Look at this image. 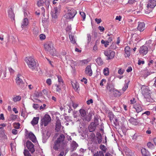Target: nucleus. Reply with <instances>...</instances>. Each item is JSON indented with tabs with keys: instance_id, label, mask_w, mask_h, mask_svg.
<instances>
[{
	"instance_id": "1",
	"label": "nucleus",
	"mask_w": 156,
	"mask_h": 156,
	"mask_svg": "<svg viewBox=\"0 0 156 156\" xmlns=\"http://www.w3.org/2000/svg\"><path fill=\"white\" fill-rule=\"evenodd\" d=\"M65 137L63 134H61L54 142L53 149L55 151H63L66 149L67 146L66 141H65Z\"/></svg>"
},
{
	"instance_id": "2",
	"label": "nucleus",
	"mask_w": 156,
	"mask_h": 156,
	"mask_svg": "<svg viewBox=\"0 0 156 156\" xmlns=\"http://www.w3.org/2000/svg\"><path fill=\"white\" fill-rule=\"evenodd\" d=\"M16 80V83L21 89H24L26 87L27 83L23 81V80H24V77L21 75H17Z\"/></svg>"
},
{
	"instance_id": "3",
	"label": "nucleus",
	"mask_w": 156,
	"mask_h": 156,
	"mask_svg": "<svg viewBox=\"0 0 156 156\" xmlns=\"http://www.w3.org/2000/svg\"><path fill=\"white\" fill-rule=\"evenodd\" d=\"M25 61L29 67L32 70L35 69L36 67V62L34 58L32 56L27 57Z\"/></svg>"
},
{
	"instance_id": "4",
	"label": "nucleus",
	"mask_w": 156,
	"mask_h": 156,
	"mask_svg": "<svg viewBox=\"0 0 156 156\" xmlns=\"http://www.w3.org/2000/svg\"><path fill=\"white\" fill-rule=\"evenodd\" d=\"M79 112L81 117L83 118V119L84 121H86L87 122L90 121L92 118V115L90 113L87 115V110L81 109L79 110Z\"/></svg>"
},
{
	"instance_id": "5",
	"label": "nucleus",
	"mask_w": 156,
	"mask_h": 156,
	"mask_svg": "<svg viewBox=\"0 0 156 156\" xmlns=\"http://www.w3.org/2000/svg\"><path fill=\"white\" fill-rule=\"evenodd\" d=\"M45 50L48 51L51 55H55V49L53 47V44L52 43L48 42L44 45Z\"/></svg>"
},
{
	"instance_id": "6",
	"label": "nucleus",
	"mask_w": 156,
	"mask_h": 156,
	"mask_svg": "<svg viewBox=\"0 0 156 156\" xmlns=\"http://www.w3.org/2000/svg\"><path fill=\"white\" fill-rule=\"evenodd\" d=\"M76 13V11L72 8L70 10H68V13L65 14V16L67 19H71L74 18Z\"/></svg>"
},
{
	"instance_id": "7",
	"label": "nucleus",
	"mask_w": 156,
	"mask_h": 156,
	"mask_svg": "<svg viewBox=\"0 0 156 156\" xmlns=\"http://www.w3.org/2000/svg\"><path fill=\"white\" fill-rule=\"evenodd\" d=\"M26 130L25 133L27 138L29 139L34 143L36 142L37 140L34 135L32 132L28 133V131L26 129Z\"/></svg>"
},
{
	"instance_id": "8",
	"label": "nucleus",
	"mask_w": 156,
	"mask_h": 156,
	"mask_svg": "<svg viewBox=\"0 0 156 156\" xmlns=\"http://www.w3.org/2000/svg\"><path fill=\"white\" fill-rule=\"evenodd\" d=\"M51 120V118L49 115L45 114L41 120V125L44 124V126H47Z\"/></svg>"
},
{
	"instance_id": "9",
	"label": "nucleus",
	"mask_w": 156,
	"mask_h": 156,
	"mask_svg": "<svg viewBox=\"0 0 156 156\" xmlns=\"http://www.w3.org/2000/svg\"><path fill=\"white\" fill-rule=\"evenodd\" d=\"M105 55L107 57L106 59H112L114 57L115 52L111 50H107L104 51Z\"/></svg>"
},
{
	"instance_id": "10",
	"label": "nucleus",
	"mask_w": 156,
	"mask_h": 156,
	"mask_svg": "<svg viewBox=\"0 0 156 156\" xmlns=\"http://www.w3.org/2000/svg\"><path fill=\"white\" fill-rule=\"evenodd\" d=\"M26 146L29 151L31 153H33L35 151L34 148V145L30 141L27 140L26 143Z\"/></svg>"
},
{
	"instance_id": "11",
	"label": "nucleus",
	"mask_w": 156,
	"mask_h": 156,
	"mask_svg": "<svg viewBox=\"0 0 156 156\" xmlns=\"http://www.w3.org/2000/svg\"><path fill=\"white\" fill-rule=\"evenodd\" d=\"M59 13V11L58 10L57 7H54L51 12V14L52 18L55 19L57 18L58 15Z\"/></svg>"
},
{
	"instance_id": "12",
	"label": "nucleus",
	"mask_w": 156,
	"mask_h": 156,
	"mask_svg": "<svg viewBox=\"0 0 156 156\" xmlns=\"http://www.w3.org/2000/svg\"><path fill=\"white\" fill-rule=\"evenodd\" d=\"M148 51V48L146 46L143 45L140 48L139 52L144 55L146 54Z\"/></svg>"
},
{
	"instance_id": "13",
	"label": "nucleus",
	"mask_w": 156,
	"mask_h": 156,
	"mask_svg": "<svg viewBox=\"0 0 156 156\" xmlns=\"http://www.w3.org/2000/svg\"><path fill=\"white\" fill-rule=\"evenodd\" d=\"M89 139L94 143H97V140L96 139V136L94 133H91L88 136Z\"/></svg>"
},
{
	"instance_id": "14",
	"label": "nucleus",
	"mask_w": 156,
	"mask_h": 156,
	"mask_svg": "<svg viewBox=\"0 0 156 156\" xmlns=\"http://www.w3.org/2000/svg\"><path fill=\"white\" fill-rule=\"evenodd\" d=\"M156 5V1L154 0H150L148 2L147 5V8H154Z\"/></svg>"
},
{
	"instance_id": "15",
	"label": "nucleus",
	"mask_w": 156,
	"mask_h": 156,
	"mask_svg": "<svg viewBox=\"0 0 156 156\" xmlns=\"http://www.w3.org/2000/svg\"><path fill=\"white\" fill-rule=\"evenodd\" d=\"M85 73L90 76L92 75L93 73L90 65H88L85 69Z\"/></svg>"
},
{
	"instance_id": "16",
	"label": "nucleus",
	"mask_w": 156,
	"mask_h": 156,
	"mask_svg": "<svg viewBox=\"0 0 156 156\" xmlns=\"http://www.w3.org/2000/svg\"><path fill=\"white\" fill-rule=\"evenodd\" d=\"M145 24L144 22H138V26L137 28L140 32L143 31L145 29Z\"/></svg>"
},
{
	"instance_id": "17",
	"label": "nucleus",
	"mask_w": 156,
	"mask_h": 156,
	"mask_svg": "<svg viewBox=\"0 0 156 156\" xmlns=\"http://www.w3.org/2000/svg\"><path fill=\"white\" fill-rule=\"evenodd\" d=\"M29 21L27 18H24L21 23V27L22 28H27L29 24Z\"/></svg>"
},
{
	"instance_id": "18",
	"label": "nucleus",
	"mask_w": 156,
	"mask_h": 156,
	"mask_svg": "<svg viewBox=\"0 0 156 156\" xmlns=\"http://www.w3.org/2000/svg\"><path fill=\"white\" fill-rule=\"evenodd\" d=\"M8 15L12 20H15V15L11 8H10L8 11Z\"/></svg>"
},
{
	"instance_id": "19",
	"label": "nucleus",
	"mask_w": 156,
	"mask_h": 156,
	"mask_svg": "<svg viewBox=\"0 0 156 156\" xmlns=\"http://www.w3.org/2000/svg\"><path fill=\"white\" fill-rule=\"evenodd\" d=\"M134 108L136 109L137 113L141 112L143 110L141 105L138 103H136L134 105Z\"/></svg>"
},
{
	"instance_id": "20",
	"label": "nucleus",
	"mask_w": 156,
	"mask_h": 156,
	"mask_svg": "<svg viewBox=\"0 0 156 156\" xmlns=\"http://www.w3.org/2000/svg\"><path fill=\"white\" fill-rule=\"evenodd\" d=\"M107 90H108L111 93L113 92L115 89L114 88V85L112 83H107Z\"/></svg>"
},
{
	"instance_id": "21",
	"label": "nucleus",
	"mask_w": 156,
	"mask_h": 156,
	"mask_svg": "<svg viewBox=\"0 0 156 156\" xmlns=\"http://www.w3.org/2000/svg\"><path fill=\"white\" fill-rule=\"evenodd\" d=\"M97 126L94 125V123H91L88 127V129L89 131L90 132H92L94 131Z\"/></svg>"
},
{
	"instance_id": "22",
	"label": "nucleus",
	"mask_w": 156,
	"mask_h": 156,
	"mask_svg": "<svg viewBox=\"0 0 156 156\" xmlns=\"http://www.w3.org/2000/svg\"><path fill=\"white\" fill-rule=\"evenodd\" d=\"M61 126L60 120L59 119H57L56 122L55 130L57 132L59 131L61 128Z\"/></svg>"
},
{
	"instance_id": "23",
	"label": "nucleus",
	"mask_w": 156,
	"mask_h": 156,
	"mask_svg": "<svg viewBox=\"0 0 156 156\" xmlns=\"http://www.w3.org/2000/svg\"><path fill=\"white\" fill-rule=\"evenodd\" d=\"M129 121L130 123L134 125H137L139 123L138 119H134L133 117H131Z\"/></svg>"
},
{
	"instance_id": "24",
	"label": "nucleus",
	"mask_w": 156,
	"mask_h": 156,
	"mask_svg": "<svg viewBox=\"0 0 156 156\" xmlns=\"http://www.w3.org/2000/svg\"><path fill=\"white\" fill-rule=\"evenodd\" d=\"M141 151L143 156H149V152L145 148H143Z\"/></svg>"
},
{
	"instance_id": "25",
	"label": "nucleus",
	"mask_w": 156,
	"mask_h": 156,
	"mask_svg": "<svg viewBox=\"0 0 156 156\" xmlns=\"http://www.w3.org/2000/svg\"><path fill=\"white\" fill-rule=\"evenodd\" d=\"M90 61L88 59H84L82 60L79 61V64L80 66H83L87 64Z\"/></svg>"
},
{
	"instance_id": "26",
	"label": "nucleus",
	"mask_w": 156,
	"mask_h": 156,
	"mask_svg": "<svg viewBox=\"0 0 156 156\" xmlns=\"http://www.w3.org/2000/svg\"><path fill=\"white\" fill-rule=\"evenodd\" d=\"M0 137L3 138H5L6 137L5 134V130L2 127H0Z\"/></svg>"
},
{
	"instance_id": "27",
	"label": "nucleus",
	"mask_w": 156,
	"mask_h": 156,
	"mask_svg": "<svg viewBox=\"0 0 156 156\" xmlns=\"http://www.w3.org/2000/svg\"><path fill=\"white\" fill-rule=\"evenodd\" d=\"M97 140L99 144H101L102 141V136L100 133H97Z\"/></svg>"
},
{
	"instance_id": "28",
	"label": "nucleus",
	"mask_w": 156,
	"mask_h": 156,
	"mask_svg": "<svg viewBox=\"0 0 156 156\" xmlns=\"http://www.w3.org/2000/svg\"><path fill=\"white\" fill-rule=\"evenodd\" d=\"M130 47L127 46L126 47L125 49V52L126 53V56L129 57L130 55Z\"/></svg>"
},
{
	"instance_id": "29",
	"label": "nucleus",
	"mask_w": 156,
	"mask_h": 156,
	"mask_svg": "<svg viewBox=\"0 0 156 156\" xmlns=\"http://www.w3.org/2000/svg\"><path fill=\"white\" fill-rule=\"evenodd\" d=\"M39 119V118L38 117H34L32 120L31 122V124L33 126L37 124L38 122Z\"/></svg>"
},
{
	"instance_id": "30",
	"label": "nucleus",
	"mask_w": 156,
	"mask_h": 156,
	"mask_svg": "<svg viewBox=\"0 0 156 156\" xmlns=\"http://www.w3.org/2000/svg\"><path fill=\"white\" fill-rule=\"evenodd\" d=\"M33 34L35 36H37L38 34L39 30L38 28L36 26L34 27L32 31Z\"/></svg>"
},
{
	"instance_id": "31",
	"label": "nucleus",
	"mask_w": 156,
	"mask_h": 156,
	"mask_svg": "<svg viewBox=\"0 0 156 156\" xmlns=\"http://www.w3.org/2000/svg\"><path fill=\"white\" fill-rule=\"evenodd\" d=\"M78 145L76 142L73 141L71 144V148L73 150H74L76 149Z\"/></svg>"
},
{
	"instance_id": "32",
	"label": "nucleus",
	"mask_w": 156,
	"mask_h": 156,
	"mask_svg": "<svg viewBox=\"0 0 156 156\" xmlns=\"http://www.w3.org/2000/svg\"><path fill=\"white\" fill-rule=\"evenodd\" d=\"M113 94L115 97L119 96L121 94V93L116 89H115L113 92Z\"/></svg>"
},
{
	"instance_id": "33",
	"label": "nucleus",
	"mask_w": 156,
	"mask_h": 156,
	"mask_svg": "<svg viewBox=\"0 0 156 156\" xmlns=\"http://www.w3.org/2000/svg\"><path fill=\"white\" fill-rule=\"evenodd\" d=\"M96 62L99 66H101L103 64V61L100 57H98L96 59Z\"/></svg>"
},
{
	"instance_id": "34",
	"label": "nucleus",
	"mask_w": 156,
	"mask_h": 156,
	"mask_svg": "<svg viewBox=\"0 0 156 156\" xmlns=\"http://www.w3.org/2000/svg\"><path fill=\"white\" fill-rule=\"evenodd\" d=\"M114 116V115L112 112H109L108 113V117L111 122H112V120H113Z\"/></svg>"
},
{
	"instance_id": "35",
	"label": "nucleus",
	"mask_w": 156,
	"mask_h": 156,
	"mask_svg": "<svg viewBox=\"0 0 156 156\" xmlns=\"http://www.w3.org/2000/svg\"><path fill=\"white\" fill-rule=\"evenodd\" d=\"M57 77L58 79V82L59 83V84L63 86V80L62 79L61 77L60 76L57 75Z\"/></svg>"
},
{
	"instance_id": "36",
	"label": "nucleus",
	"mask_w": 156,
	"mask_h": 156,
	"mask_svg": "<svg viewBox=\"0 0 156 156\" xmlns=\"http://www.w3.org/2000/svg\"><path fill=\"white\" fill-rule=\"evenodd\" d=\"M69 38L71 42L73 44H75L76 43L74 37L72 35H69Z\"/></svg>"
},
{
	"instance_id": "37",
	"label": "nucleus",
	"mask_w": 156,
	"mask_h": 156,
	"mask_svg": "<svg viewBox=\"0 0 156 156\" xmlns=\"http://www.w3.org/2000/svg\"><path fill=\"white\" fill-rule=\"evenodd\" d=\"M21 98L20 96L19 95L13 98V100L14 102H16L20 101Z\"/></svg>"
},
{
	"instance_id": "38",
	"label": "nucleus",
	"mask_w": 156,
	"mask_h": 156,
	"mask_svg": "<svg viewBox=\"0 0 156 156\" xmlns=\"http://www.w3.org/2000/svg\"><path fill=\"white\" fill-rule=\"evenodd\" d=\"M147 145L148 148L153 149L154 148V146L151 142H149L147 143Z\"/></svg>"
},
{
	"instance_id": "39",
	"label": "nucleus",
	"mask_w": 156,
	"mask_h": 156,
	"mask_svg": "<svg viewBox=\"0 0 156 156\" xmlns=\"http://www.w3.org/2000/svg\"><path fill=\"white\" fill-rule=\"evenodd\" d=\"M104 74L105 76H107L109 73V69L108 68H105L103 70Z\"/></svg>"
},
{
	"instance_id": "40",
	"label": "nucleus",
	"mask_w": 156,
	"mask_h": 156,
	"mask_svg": "<svg viewBox=\"0 0 156 156\" xmlns=\"http://www.w3.org/2000/svg\"><path fill=\"white\" fill-rule=\"evenodd\" d=\"M100 148L102 151H103V152L104 153H105L106 150H107V148H106V147L103 145H101L100 146Z\"/></svg>"
},
{
	"instance_id": "41",
	"label": "nucleus",
	"mask_w": 156,
	"mask_h": 156,
	"mask_svg": "<svg viewBox=\"0 0 156 156\" xmlns=\"http://www.w3.org/2000/svg\"><path fill=\"white\" fill-rule=\"evenodd\" d=\"M94 156H104V155L103 152L101 151H100L95 153Z\"/></svg>"
},
{
	"instance_id": "42",
	"label": "nucleus",
	"mask_w": 156,
	"mask_h": 156,
	"mask_svg": "<svg viewBox=\"0 0 156 156\" xmlns=\"http://www.w3.org/2000/svg\"><path fill=\"white\" fill-rule=\"evenodd\" d=\"M91 37L90 34H87V44H89L91 41Z\"/></svg>"
},
{
	"instance_id": "43",
	"label": "nucleus",
	"mask_w": 156,
	"mask_h": 156,
	"mask_svg": "<svg viewBox=\"0 0 156 156\" xmlns=\"http://www.w3.org/2000/svg\"><path fill=\"white\" fill-rule=\"evenodd\" d=\"M24 156H31L29 151L25 149L23 152Z\"/></svg>"
},
{
	"instance_id": "44",
	"label": "nucleus",
	"mask_w": 156,
	"mask_h": 156,
	"mask_svg": "<svg viewBox=\"0 0 156 156\" xmlns=\"http://www.w3.org/2000/svg\"><path fill=\"white\" fill-rule=\"evenodd\" d=\"M91 123H94V125L96 126H97L99 125V121L98 119L96 117H94V122H92Z\"/></svg>"
},
{
	"instance_id": "45",
	"label": "nucleus",
	"mask_w": 156,
	"mask_h": 156,
	"mask_svg": "<svg viewBox=\"0 0 156 156\" xmlns=\"http://www.w3.org/2000/svg\"><path fill=\"white\" fill-rule=\"evenodd\" d=\"M101 43L102 44H104V46L105 47H107L109 44V41H104L103 40H101Z\"/></svg>"
},
{
	"instance_id": "46",
	"label": "nucleus",
	"mask_w": 156,
	"mask_h": 156,
	"mask_svg": "<svg viewBox=\"0 0 156 156\" xmlns=\"http://www.w3.org/2000/svg\"><path fill=\"white\" fill-rule=\"evenodd\" d=\"M117 48L116 44L115 43H112V45L110 46L109 48L112 49H115Z\"/></svg>"
},
{
	"instance_id": "47",
	"label": "nucleus",
	"mask_w": 156,
	"mask_h": 156,
	"mask_svg": "<svg viewBox=\"0 0 156 156\" xmlns=\"http://www.w3.org/2000/svg\"><path fill=\"white\" fill-rule=\"evenodd\" d=\"M17 116L16 115L11 114L10 117V119L11 120H14L17 118Z\"/></svg>"
},
{
	"instance_id": "48",
	"label": "nucleus",
	"mask_w": 156,
	"mask_h": 156,
	"mask_svg": "<svg viewBox=\"0 0 156 156\" xmlns=\"http://www.w3.org/2000/svg\"><path fill=\"white\" fill-rule=\"evenodd\" d=\"M80 13L83 18V20H85L86 18V15L84 12H80Z\"/></svg>"
},
{
	"instance_id": "49",
	"label": "nucleus",
	"mask_w": 156,
	"mask_h": 156,
	"mask_svg": "<svg viewBox=\"0 0 156 156\" xmlns=\"http://www.w3.org/2000/svg\"><path fill=\"white\" fill-rule=\"evenodd\" d=\"M44 2L43 0H39V1L37 2V5L38 6H41L42 5V4L44 3Z\"/></svg>"
},
{
	"instance_id": "50",
	"label": "nucleus",
	"mask_w": 156,
	"mask_h": 156,
	"mask_svg": "<svg viewBox=\"0 0 156 156\" xmlns=\"http://www.w3.org/2000/svg\"><path fill=\"white\" fill-rule=\"evenodd\" d=\"M72 63L75 66H79V61L77 62L74 61L72 60L71 61Z\"/></svg>"
},
{
	"instance_id": "51",
	"label": "nucleus",
	"mask_w": 156,
	"mask_h": 156,
	"mask_svg": "<svg viewBox=\"0 0 156 156\" xmlns=\"http://www.w3.org/2000/svg\"><path fill=\"white\" fill-rule=\"evenodd\" d=\"M20 126V124L19 122L15 123L14 125V127L16 129H18L19 128Z\"/></svg>"
},
{
	"instance_id": "52",
	"label": "nucleus",
	"mask_w": 156,
	"mask_h": 156,
	"mask_svg": "<svg viewBox=\"0 0 156 156\" xmlns=\"http://www.w3.org/2000/svg\"><path fill=\"white\" fill-rule=\"evenodd\" d=\"M72 86L74 89L76 90H77L79 87V86L77 83H74L73 84H72Z\"/></svg>"
},
{
	"instance_id": "53",
	"label": "nucleus",
	"mask_w": 156,
	"mask_h": 156,
	"mask_svg": "<svg viewBox=\"0 0 156 156\" xmlns=\"http://www.w3.org/2000/svg\"><path fill=\"white\" fill-rule=\"evenodd\" d=\"M129 85V83H126L124 84V87L122 88V90L123 91H125L128 88Z\"/></svg>"
},
{
	"instance_id": "54",
	"label": "nucleus",
	"mask_w": 156,
	"mask_h": 156,
	"mask_svg": "<svg viewBox=\"0 0 156 156\" xmlns=\"http://www.w3.org/2000/svg\"><path fill=\"white\" fill-rule=\"evenodd\" d=\"M60 85L59 84L58 85L57 84L55 85V86L57 87L56 88V91L57 92H60L61 90V88L59 87Z\"/></svg>"
},
{
	"instance_id": "55",
	"label": "nucleus",
	"mask_w": 156,
	"mask_h": 156,
	"mask_svg": "<svg viewBox=\"0 0 156 156\" xmlns=\"http://www.w3.org/2000/svg\"><path fill=\"white\" fill-rule=\"evenodd\" d=\"M47 83L49 85H50L51 84V80L50 79H48L46 81Z\"/></svg>"
},
{
	"instance_id": "56",
	"label": "nucleus",
	"mask_w": 156,
	"mask_h": 156,
	"mask_svg": "<svg viewBox=\"0 0 156 156\" xmlns=\"http://www.w3.org/2000/svg\"><path fill=\"white\" fill-rule=\"evenodd\" d=\"M65 119L67 122L71 121V117L68 116H66L65 117Z\"/></svg>"
},
{
	"instance_id": "57",
	"label": "nucleus",
	"mask_w": 156,
	"mask_h": 156,
	"mask_svg": "<svg viewBox=\"0 0 156 156\" xmlns=\"http://www.w3.org/2000/svg\"><path fill=\"white\" fill-rule=\"evenodd\" d=\"M34 96L36 98H38L39 97V94H38V92L37 91H35L34 94Z\"/></svg>"
},
{
	"instance_id": "58",
	"label": "nucleus",
	"mask_w": 156,
	"mask_h": 156,
	"mask_svg": "<svg viewBox=\"0 0 156 156\" xmlns=\"http://www.w3.org/2000/svg\"><path fill=\"white\" fill-rule=\"evenodd\" d=\"M136 2V1L135 0H129L128 3L130 4H133L135 3Z\"/></svg>"
},
{
	"instance_id": "59",
	"label": "nucleus",
	"mask_w": 156,
	"mask_h": 156,
	"mask_svg": "<svg viewBox=\"0 0 156 156\" xmlns=\"http://www.w3.org/2000/svg\"><path fill=\"white\" fill-rule=\"evenodd\" d=\"M130 103L132 104H133L135 103L136 102V101H135V99L134 98H133L132 99H131L130 100Z\"/></svg>"
},
{
	"instance_id": "60",
	"label": "nucleus",
	"mask_w": 156,
	"mask_h": 156,
	"mask_svg": "<svg viewBox=\"0 0 156 156\" xmlns=\"http://www.w3.org/2000/svg\"><path fill=\"white\" fill-rule=\"evenodd\" d=\"M124 72L123 70H122L121 68H120L118 70V73L120 75H122L123 74Z\"/></svg>"
},
{
	"instance_id": "61",
	"label": "nucleus",
	"mask_w": 156,
	"mask_h": 156,
	"mask_svg": "<svg viewBox=\"0 0 156 156\" xmlns=\"http://www.w3.org/2000/svg\"><path fill=\"white\" fill-rule=\"evenodd\" d=\"M103 82H105V83L106 82V80L105 79H102L101 81V82L100 83V85L101 86H103L104 85L103 84Z\"/></svg>"
},
{
	"instance_id": "62",
	"label": "nucleus",
	"mask_w": 156,
	"mask_h": 156,
	"mask_svg": "<svg viewBox=\"0 0 156 156\" xmlns=\"http://www.w3.org/2000/svg\"><path fill=\"white\" fill-rule=\"evenodd\" d=\"M98 28L101 32H103L105 30V28L103 27L99 26Z\"/></svg>"
},
{
	"instance_id": "63",
	"label": "nucleus",
	"mask_w": 156,
	"mask_h": 156,
	"mask_svg": "<svg viewBox=\"0 0 156 156\" xmlns=\"http://www.w3.org/2000/svg\"><path fill=\"white\" fill-rule=\"evenodd\" d=\"M40 39L41 40H44L45 38V36L43 34H41L40 35Z\"/></svg>"
},
{
	"instance_id": "64",
	"label": "nucleus",
	"mask_w": 156,
	"mask_h": 156,
	"mask_svg": "<svg viewBox=\"0 0 156 156\" xmlns=\"http://www.w3.org/2000/svg\"><path fill=\"white\" fill-rule=\"evenodd\" d=\"M95 20L98 24L100 23L101 22V19L96 18Z\"/></svg>"
}]
</instances>
